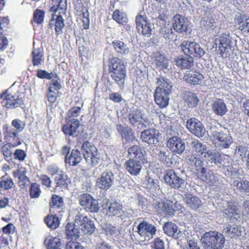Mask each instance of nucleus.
Listing matches in <instances>:
<instances>
[{"label": "nucleus", "mask_w": 249, "mask_h": 249, "mask_svg": "<svg viewBox=\"0 0 249 249\" xmlns=\"http://www.w3.org/2000/svg\"><path fill=\"white\" fill-rule=\"evenodd\" d=\"M156 209L159 213H164L166 215H173L175 210L173 208V202L170 201H166L160 200L156 202Z\"/></svg>", "instance_id": "393cba45"}, {"label": "nucleus", "mask_w": 249, "mask_h": 249, "mask_svg": "<svg viewBox=\"0 0 249 249\" xmlns=\"http://www.w3.org/2000/svg\"><path fill=\"white\" fill-rule=\"evenodd\" d=\"M118 130L120 132L122 138L125 139L127 141H132L135 138L134 133L131 129L120 125L118 127Z\"/></svg>", "instance_id": "09e8293b"}, {"label": "nucleus", "mask_w": 249, "mask_h": 249, "mask_svg": "<svg viewBox=\"0 0 249 249\" xmlns=\"http://www.w3.org/2000/svg\"><path fill=\"white\" fill-rule=\"evenodd\" d=\"M186 202L188 207L196 210L201 205V201L197 196L189 194L186 197Z\"/></svg>", "instance_id": "a18cd8bd"}, {"label": "nucleus", "mask_w": 249, "mask_h": 249, "mask_svg": "<svg viewBox=\"0 0 249 249\" xmlns=\"http://www.w3.org/2000/svg\"><path fill=\"white\" fill-rule=\"evenodd\" d=\"M128 156L131 159L140 160L143 162H147L146 157V151L143 148L138 145H133L128 150Z\"/></svg>", "instance_id": "b1692460"}, {"label": "nucleus", "mask_w": 249, "mask_h": 249, "mask_svg": "<svg viewBox=\"0 0 249 249\" xmlns=\"http://www.w3.org/2000/svg\"><path fill=\"white\" fill-rule=\"evenodd\" d=\"M107 235H111L117 238L120 234V229L119 227H115L111 224H107L104 228Z\"/></svg>", "instance_id": "3c124183"}, {"label": "nucleus", "mask_w": 249, "mask_h": 249, "mask_svg": "<svg viewBox=\"0 0 249 249\" xmlns=\"http://www.w3.org/2000/svg\"><path fill=\"white\" fill-rule=\"evenodd\" d=\"M223 233L226 236L230 238H236L241 235V228L240 227L230 225H227L224 228Z\"/></svg>", "instance_id": "2f4dec72"}, {"label": "nucleus", "mask_w": 249, "mask_h": 249, "mask_svg": "<svg viewBox=\"0 0 249 249\" xmlns=\"http://www.w3.org/2000/svg\"><path fill=\"white\" fill-rule=\"evenodd\" d=\"M66 249H83V248L78 242L70 241L67 243Z\"/></svg>", "instance_id": "774afa93"}, {"label": "nucleus", "mask_w": 249, "mask_h": 249, "mask_svg": "<svg viewBox=\"0 0 249 249\" xmlns=\"http://www.w3.org/2000/svg\"><path fill=\"white\" fill-rule=\"evenodd\" d=\"M186 127L191 133L198 137H203L206 132L202 123L195 118H191L187 121Z\"/></svg>", "instance_id": "dca6fc26"}, {"label": "nucleus", "mask_w": 249, "mask_h": 249, "mask_svg": "<svg viewBox=\"0 0 249 249\" xmlns=\"http://www.w3.org/2000/svg\"><path fill=\"white\" fill-rule=\"evenodd\" d=\"M135 21L139 33L146 37L151 36L153 27L145 16L139 15L136 16Z\"/></svg>", "instance_id": "f8f14e48"}, {"label": "nucleus", "mask_w": 249, "mask_h": 249, "mask_svg": "<svg viewBox=\"0 0 249 249\" xmlns=\"http://www.w3.org/2000/svg\"><path fill=\"white\" fill-rule=\"evenodd\" d=\"M176 65L182 69H190L194 65V58L190 56L181 57L175 60Z\"/></svg>", "instance_id": "473e14b6"}, {"label": "nucleus", "mask_w": 249, "mask_h": 249, "mask_svg": "<svg viewBox=\"0 0 249 249\" xmlns=\"http://www.w3.org/2000/svg\"><path fill=\"white\" fill-rule=\"evenodd\" d=\"M50 205L52 209L60 208L63 205V199L56 195H53Z\"/></svg>", "instance_id": "13d9d810"}, {"label": "nucleus", "mask_w": 249, "mask_h": 249, "mask_svg": "<svg viewBox=\"0 0 249 249\" xmlns=\"http://www.w3.org/2000/svg\"><path fill=\"white\" fill-rule=\"evenodd\" d=\"M157 85L158 87L155 91V101L161 107H165L169 104V95L172 88L170 81L164 77L160 76L158 79Z\"/></svg>", "instance_id": "f257e3e1"}, {"label": "nucleus", "mask_w": 249, "mask_h": 249, "mask_svg": "<svg viewBox=\"0 0 249 249\" xmlns=\"http://www.w3.org/2000/svg\"><path fill=\"white\" fill-rule=\"evenodd\" d=\"M181 49L187 55L200 58L204 55L205 52L200 45L196 42L184 41L180 45Z\"/></svg>", "instance_id": "1a4fd4ad"}, {"label": "nucleus", "mask_w": 249, "mask_h": 249, "mask_svg": "<svg viewBox=\"0 0 249 249\" xmlns=\"http://www.w3.org/2000/svg\"><path fill=\"white\" fill-rule=\"evenodd\" d=\"M108 209V212L113 215L120 217L122 219L123 218L122 214L124 211L122 209V205L116 201L110 203Z\"/></svg>", "instance_id": "c03bdc74"}, {"label": "nucleus", "mask_w": 249, "mask_h": 249, "mask_svg": "<svg viewBox=\"0 0 249 249\" xmlns=\"http://www.w3.org/2000/svg\"><path fill=\"white\" fill-rule=\"evenodd\" d=\"M81 160V153L77 149H73L69 155L65 156V163L67 165L75 166L80 162Z\"/></svg>", "instance_id": "cd10ccee"}, {"label": "nucleus", "mask_w": 249, "mask_h": 249, "mask_svg": "<svg viewBox=\"0 0 249 249\" xmlns=\"http://www.w3.org/2000/svg\"><path fill=\"white\" fill-rule=\"evenodd\" d=\"M114 68L115 70H126L123 60L118 57H112L108 60V70Z\"/></svg>", "instance_id": "a19ab883"}, {"label": "nucleus", "mask_w": 249, "mask_h": 249, "mask_svg": "<svg viewBox=\"0 0 249 249\" xmlns=\"http://www.w3.org/2000/svg\"><path fill=\"white\" fill-rule=\"evenodd\" d=\"M14 156L15 159L23 161L24 160L26 154L23 150L18 149L14 152Z\"/></svg>", "instance_id": "338daca9"}, {"label": "nucleus", "mask_w": 249, "mask_h": 249, "mask_svg": "<svg viewBox=\"0 0 249 249\" xmlns=\"http://www.w3.org/2000/svg\"><path fill=\"white\" fill-rule=\"evenodd\" d=\"M43 54L40 49H34L32 52V63L34 66H40L43 62Z\"/></svg>", "instance_id": "49530a36"}, {"label": "nucleus", "mask_w": 249, "mask_h": 249, "mask_svg": "<svg viewBox=\"0 0 249 249\" xmlns=\"http://www.w3.org/2000/svg\"><path fill=\"white\" fill-rule=\"evenodd\" d=\"M204 157L210 163L219 167H229L231 159L227 155H222L216 150L208 149Z\"/></svg>", "instance_id": "0eeeda50"}, {"label": "nucleus", "mask_w": 249, "mask_h": 249, "mask_svg": "<svg viewBox=\"0 0 249 249\" xmlns=\"http://www.w3.org/2000/svg\"><path fill=\"white\" fill-rule=\"evenodd\" d=\"M112 46L114 49L119 54L126 55L129 53L130 50L129 47L121 40H114L112 42Z\"/></svg>", "instance_id": "c9c22d12"}, {"label": "nucleus", "mask_w": 249, "mask_h": 249, "mask_svg": "<svg viewBox=\"0 0 249 249\" xmlns=\"http://www.w3.org/2000/svg\"><path fill=\"white\" fill-rule=\"evenodd\" d=\"M15 146L11 143H7L4 145L1 149V152L2 153L4 159L8 161H13V154L14 155L13 149Z\"/></svg>", "instance_id": "37998d69"}, {"label": "nucleus", "mask_w": 249, "mask_h": 249, "mask_svg": "<svg viewBox=\"0 0 249 249\" xmlns=\"http://www.w3.org/2000/svg\"><path fill=\"white\" fill-rule=\"evenodd\" d=\"M232 185L236 187L240 191L249 193V181L248 180H241V178H237L234 179Z\"/></svg>", "instance_id": "de8ad7c7"}, {"label": "nucleus", "mask_w": 249, "mask_h": 249, "mask_svg": "<svg viewBox=\"0 0 249 249\" xmlns=\"http://www.w3.org/2000/svg\"><path fill=\"white\" fill-rule=\"evenodd\" d=\"M129 123L134 127H139L140 125L147 127L151 124L150 121L145 117L142 111L139 109L130 110L127 117Z\"/></svg>", "instance_id": "9d476101"}, {"label": "nucleus", "mask_w": 249, "mask_h": 249, "mask_svg": "<svg viewBox=\"0 0 249 249\" xmlns=\"http://www.w3.org/2000/svg\"><path fill=\"white\" fill-rule=\"evenodd\" d=\"M159 132L156 129L151 128L144 130L141 132V138L143 142L150 145L156 144L159 141L157 134Z\"/></svg>", "instance_id": "4be33fe9"}, {"label": "nucleus", "mask_w": 249, "mask_h": 249, "mask_svg": "<svg viewBox=\"0 0 249 249\" xmlns=\"http://www.w3.org/2000/svg\"><path fill=\"white\" fill-rule=\"evenodd\" d=\"M14 182L12 178L6 176H3L0 182L1 188L4 190H9L14 185Z\"/></svg>", "instance_id": "6e6d98bb"}, {"label": "nucleus", "mask_w": 249, "mask_h": 249, "mask_svg": "<svg viewBox=\"0 0 249 249\" xmlns=\"http://www.w3.org/2000/svg\"><path fill=\"white\" fill-rule=\"evenodd\" d=\"M158 158L163 163L170 166L172 162L170 158V153L168 151H163L160 150L158 153Z\"/></svg>", "instance_id": "5fc2aeb1"}, {"label": "nucleus", "mask_w": 249, "mask_h": 249, "mask_svg": "<svg viewBox=\"0 0 249 249\" xmlns=\"http://www.w3.org/2000/svg\"><path fill=\"white\" fill-rule=\"evenodd\" d=\"M247 149V148L242 145H238L236 146L235 149V154L237 156H239L241 160H243L246 155Z\"/></svg>", "instance_id": "e2e57ef3"}, {"label": "nucleus", "mask_w": 249, "mask_h": 249, "mask_svg": "<svg viewBox=\"0 0 249 249\" xmlns=\"http://www.w3.org/2000/svg\"><path fill=\"white\" fill-rule=\"evenodd\" d=\"M66 234L68 239L76 240L80 236L79 229L74 224H68L65 227Z\"/></svg>", "instance_id": "e433bc0d"}, {"label": "nucleus", "mask_w": 249, "mask_h": 249, "mask_svg": "<svg viewBox=\"0 0 249 249\" xmlns=\"http://www.w3.org/2000/svg\"><path fill=\"white\" fill-rule=\"evenodd\" d=\"M66 179L67 176L62 171L59 174H57L54 177V182L57 186L64 185L66 183Z\"/></svg>", "instance_id": "052dcab7"}, {"label": "nucleus", "mask_w": 249, "mask_h": 249, "mask_svg": "<svg viewBox=\"0 0 249 249\" xmlns=\"http://www.w3.org/2000/svg\"><path fill=\"white\" fill-rule=\"evenodd\" d=\"M1 104L2 107L14 108L23 104L22 98H19L16 93H12L9 89L5 90L0 95Z\"/></svg>", "instance_id": "6e6552de"}, {"label": "nucleus", "mask_w": 249, "mask_h": 249, "mask_svg": "<svg viewBox=\"0 0 249 249\" xmlns=\"http://www.w3.org/2000/svg\"><path fill=\"white\" fill-rule=\"evenodd\" d=\"M184 98L185 103L189 107H196L199 102L196 94L192 92H186Z\"/></svg>", "instance_id": "79ce46f5"}, {"label": "nucleus", "mask_w": 249, "mask_h": 249, "mask_svg": "<svg viewBox=\"0 0 249 249\" xmlns=\"http://www.w3.org/2000/svg\"><path fill=\"white\" fill-rule=\"evenodd\" d=\"M112 17L113 19L121 24H124L127 21V18L126 14L119 10H116L114 11L112 14Z\"/></svg>", "instance_id": "603ef678"}, {"label": "nucleus", "mask_w": 249, "mask_h": 249, "mask_svg": "<svg viewBox=\"0 0 249 249\" xmlns=\"http://www.w3.org/2000/svg\"><path fill=\"white\" fill-rule=\"evenodd\" d=\"M213 111L218 116H223L227 112V107L223 100L220 99L213 101L212 105Z\"/></svg>", "instance_id": "c85d7f7f"}, {"label": "nucleus", "mask_w": 249, "mask_h": 249, "mask_svg": "<svg viewBox=\"0 0 249 249\" xmlns=\"http://www.w3.org/2000/svg\"><path fill=\"white\" fill-rule=\"evenodd\" d=\"M153 64L158 70L167 69L169 64L168 59L163 55L156 53Z\"/></svg>", "instance_id": "58836bf2"}, {"label": "nucleus", "mask_w": 249, "mask_h": 249, "mask_svg": "<svg viewBox=\"0 0 249 249\" xmlns=\"http://www.w3.org/2000/svg\"><path fill=\"white\" fill-rule=\"evenodd\" d=\"M210 135L215 147L219 149L229 148L232 143V139L228 133L219 131L215 126H211Z\"/></svg>", "instance_id": "39448f33"}, {"label": "nucleus", "mask_w": 249, "mask_h": 249, "mask_svg": "<svg viewBox=\"0 0 249 249\" xmlns=\"http://www.w3.org/2000/svg\"><path fill=\"white\" fill-rule=\"evenodd\" d=\"M70 215L74 220L75 226L80 229L84 233L91 234L95 230L93 222L86 214L84 210L80 208L72 209Z\"/></svg>", "instance_id": "f03ea898"}, {"label": "nucleus", "mask_w": 249, "mask_h": 249, "mask_svg": "<svg viewBox=\"0 0 249 249\" xmlns=\"http://www.w3.org/2000/svg\"><path fill=\"white\" fill-rule=\"evenodd\" d=\"M113 175L109 171L104 172L96 182L97 186L102 189L107 190L113 184Z\"/></svg>", "instance_id": "6ab92c4d"}, {"label": "nucleus", "mask_w": 249, "mask_h": 249, "mask_svg": "<svg viewBox=\"0 0 249 249\" xmlns=\"http://www.w3.org/2000/svg\"><path fill=\"white\" fill-rule=\"evenodd\" d=\"M41 194L40 186L36 183H32L30 189V195L32 198H37Z\"/></svg>", "instance_id": "bf43d9fd"}, {"label": "nucleus", "mask_w": 249, "mask_h": 249, "mask_svg": "<svg viewBox=\"0 0 249 249\" xmlns=\"http://www.w3.org/2000/svg\"><path fill=\"white\" fill-rule=\"evenodd\" d=\"M26 171L24 169H19L13 172L14 177L18 179L19 186L24 188L30 183V180L26 176Z\"/></svg>", "instance_id": "c756f323"}, {"label": "nucleus", "mask_w": 249, "mask_h": 249, "mask_svg": "<svg viewBox=\"0 0 249 249\" xmlns=\"http://www.w3.org/2000/svg\"><path fill=\"white\" fill-rule=\"evenodd\" d=\"M173 27L176 32L182 33L187 31L189 26L187 18L178 14L173 17Z\"/></svg>", "instance_id": "5701e85b"}, {"label": "nucleus", "mask_w": 249, "mask_h": 249, "mask_svg": "<svg viewBox=\"0 0 249 249\" xmlns=\"http://www.w3.org/2000/svg\"><path fill=\"white\" fill-rule=\"evenodd\" d=\"M56 7L54 5L50 8V11L56 13L60 11L58 15L53 14L50 21L49 25L51 28L54 27L56 35L62 34V29L64 26V20L61 14H65L67 9V0H59L57 2Z\"/></svg>", "instance_id": "7ed1b4c3"}, {"label": "nucleus", "mask_w": 249, "mask_h": 249, "mask_svg": "<svg viewBox=\"0 0 249 249\" xmlns=\"http://www.w3.org/2000/svg\"><path fill=\"white\" fill-rule=\"evenodd\" d=\"M79 203L85 210L91 213H96L99 210L98 201L89 194H84L81 195L80 197Z\"/></svg>", "instance_id": "ddd939ff"}, {"label": "nucleus", "mask_w": 249, "mask_h": 249, "mask_svg": "<svg viewBox=\"0 0 249 249\" xmlns=\"http://www.w3.org/2000/svg\"><path fill=\"white\" fill-rule=\"evenodd\" d=\"M203 78L202 74L196 71H187L183 77V79L186 82L194 85L200 84Z\"/></svg>", "instance_id": "bb28decb"}, {"label": "nucleus", "mask_w": 249, "mask_h": 249, "mask_svg": "<svg viewBox=\"0 0 249 249\" xmlns=\"http://www.w3.org/2000/svg\"><path fill=\"white\" fill-rule=\"evenodd\" d=\"M223 213L231 220H237L240 217V213L237 206L229 204L228 208L223 210Z\"/></svg>", "instance_id": "4c0bfd02"}, {"label": "nucleus", "mask_w": 249, "mask_h": 249, "mask_svg": "<svg viewBox=\"0 0 249 249\" xmlns=\"http://www.w3.org/2000/svg\"><path fill=\"white\" fill-rule=\"evenodd\" d=\"M86 161L92 166L99 164L100 161V155L97 148L91 142L85 141L81 147Z\"/></svg>", "instance_id": "423d86ee"}, {"label": "nucleus", "mask_w": 249, "mask_h": 249, "mask_svg": "<svg viewBox=\"0 0 249 249\" xmlns=\"http://www.w3.org/2000/svg\"><path fill=\"white\" fill-rule=\"evenodd\" d=\"M137 232L144 241H149L156 234V226L149 222L143 220L140 222L137 227Z\"/></svg>", "instance_id": "9b49d317"}, {"label": "nucleus", "mask_w": 249, "mask_h": 249, "mask_svg": "<svg viewBox=\"0 0 249 249\" xmlns=\"http://www.w3.org/2000/svg\"><path fill=\"white\" fill-rule=\"evenodd\" d=\"M188 160L190 163L195 165L197 171V176L198 177L201 172H204L206 169L204 167V161L201 160L200 156L192 154L188 156Z\"/></svg>", "instance_id": "7c9ffc66"}, {"label": "nucleus", "mask_w": 249, "mask_h": 249, "mask_svg": "<svg viewBox=\"0 0 249 249\" xmlns=\"http://www.w3.org/2000/svg\"><path fill=\"white\" fill-rule=\"evenodd\" d=\"M45 222L48 227L52 229H56L60 224L58 217L53 215H48L45 219Z\"/></svg>", "instance_id": "8fccbe9b"}, {"label": "nucleus", "mask_w": 249, "mask_h": 249, "mask_svg": "<svg viewBox=\"0 0 249 249\" xmlns=\"http://www.w3.org/2000/svg\"><path fill=\"white\" fill-rule=\"evenodd\" d=\"M79 126V121L77 119H72L63 125L62 130L66 135L75 137L79 133L78 131Z\"/></svg>", "instance_id": "aec40b11"}, {"label": "nucleus", "mask_w": 249, "mask_h": 249, "mask_svg": "<svg viewBox=\"0 0 249 249\" xmlns=\"http://www.w3.org/2000/svg\"><path fill=\"white\" fill-rule=\"evenodd\" d=\"M191 145L193 152L197 153L198 156L203 155L204 157L208 150L207 145L205 143L197 140L192 141Z\"/></svg>", "instance_id": "72a5a7b5"}, {"label": "nucleus", "mask_w": 249, "mask_h": 249, "mask_svg": "<svg viewBox=\"0 0 249 249\" xmlns=\"http://www.w3.org/2000/svg\"><path fill=\"white\" fill-rule=\"evenodd\" d=\"M231 38L229 34H222L219 37L215 38V43L216 47L218 48L220 55L224 57L225 53H227L231 48Z\"/></svg>", "instance_id": "2eb2a0df"}, {"label": "nucleus", "mask_w": 249, "mask_h": 249, "mask_svg": "<svg viewBox=\"0 0 249 249\" xmlns=\"http://www.w3.org/2000/svg\"><path fill=\"white\" fill-rule=\"evenodd\" d=\"M163 179L165 182L171 187L178 189L184 184V180L180 178L172 169L166 172Z\"/></svg>", "instance_id": "4468645a"}, {"label": "nucleus", "mask_w": 249, "mask_h": 249, "mask_svg": "<svg viewBox=\"0 0 249 249\" xmlns=\"http://www.w3.org/2000/svg\"><path fill=\"white\" fill-rule=\"evenodd\" d=\"M47 249H61L62 244L59 238L56 237L48 236L44 241Z\"/></svg>", "instance_id": "ea45409f"}, {"label": "nucleus", "mask_w": 249, "mask_h": 249, "mask_svg": "<svg viewBox=\"0 0 249 249\" xmlns=\"http://www.w3.org/2000/svg\"><path fill=\"white\" fill-rule=\"evenodd\" d=\"M45 12L43 10L36 9L33 15V21L37 24H41L44 19Z\"/></svg>", "instance_id": "4d7b16f0"}, {"label": "nucleus", "mask_w": 249, "mask_h": 249, "mask_svg": "<svg viewBox=\"0 0 249 249\" xmlns=\"http://www.w3.org/2000/svg\"><path fill=\"white\" fill-rule=\"evenodd\" d=\"M109 74L112 79L120 87H123L126 75V70H115L114 68L108 70Z\"/></svg>", "instance_id": "a878e982"}, {"label": "nucleus", "mask_w": 249, "mask_h": 249, "mask_svg": "<svg viewBox=\"0 0 249 249\" xmlns=\"http://www.w3.org/2000/svg\"><path fill=\"white\" fill-rule=\"evenodd\" d=\"M81 113V107H74L71 108L68 112L69 118H75L79 116Z\"/></svg>", "instance_id": "0e129e2a"}, {"label": "nucleus", "mask_w": 249, "mask_h": 249, "mask_svg": "<svg viewBox=\"0 0 249 249\" xmlns=\"http://www.w3.org/2000/svg\"><path fill=\"white\" fill-rule=\"evenodd\" d=\"M214 22V19L210 15L203 17L201 20L200 24L202 27L209 28L213 26Z\"/></svg>", "instance_id": "680f3d73"}, {"label": "nucleus", "mask_w": 249, "mask_h": 249, "mask_svg": "<svg viewBox=\"0 0 249 249\" xmlns=\"http://www.w3.org/2000/svg\"><path fill=\"white\" fill-rule=\"evenodd\" d=\"M164 233L169 236H172L175 238L178 237V234L179 231H178V227L174 223L169 222L166 223L163 228Z\"/></svg>", "instance_id": "f704fd0d"}, {"label": "nucleus", "mask_w": 249, "mask_h": 249, "mask_svg": "<svg viewBox=\"0 0 249 249\" xmlns=\"http://www.w3.org/2000/svg\"><path fill=\"white\" fill-rule=\"evenodd\" d=\"M146 163L134 159H129L125 162L124 167L130 175L136 176L140 174L142 165Z\"/></svg>", "instance_id": "412c9836"}, {"label": "nucleus", "mask_w": 249, "mask_h": 249, "mask_svg": "<svg viewBox=\"0 0 249 249\" xmlns=\"http://www.w3.org/2000/svg\"><path fill=\"white\" fill-rule=\"evenodd\" d=\"M238 29L242 33L249 34V18L243 17L241 21L239 23Z\"/></svg>", "instance_id": "864d4df0"}, {"label": "nucleus", "mask_w": 249, "mask_h": 249, "mask_svg": "<svg viewBox=\"0 0 249 249\" xmlns=\"http://www.w3.org/2000/svg\"><path fill=\"white\" fill-rule=\"evenodd\" d=\"M201 241L205 249H222L224 246L225 238L220 232L209 231L203 234Z\"/></svg>", "instance_id": "20e7f679"}, {"label": "nucleus", "mask_w": 249, "mask_h": 249, "mask_svg": "<svg viewBox=\"0 0 249 249\" xmlns=\"http://www.w3.org/2000/svg\"><path fill=\"white\" fill-rule=\"evenodd\" d=\"M163 37L166 39H171L173 37L172 29L169 26L164 27L161 31Z\"/></svg>", "instance_id": "69168bd1"}, {"label": "nucleus", "mask_w": 249, "mask_h": 249, "mask_svg": "<svg viewBox=\"0 0 249 249\" xmlns=\"http://www.w3.org/2000/svg\"><path fill=\"white\" fill-rule=\"evenodd\" d=\"M167 147L175 154H181L185 149V144L182 140L178 137L170 138L167 143Z\"/></svg>", "instance_id": "f3484780"}, {"label": "nucleus", "mask_w": 249, "mask_h": 249, "mask_svg": "<svg viewBox=\"0 0 249 249\" xmlns=\"http://www.w3.org/2000/svg\"><path fill=\"white\" fill-rule=\"evenodd\" d=\"M198 177L211 186L217 187L221 184L219 176L212 170L207 171L206 170L203 173L201 172Z\"/></svg>", "instance_id": "a211bd4d"}]
</instances>
